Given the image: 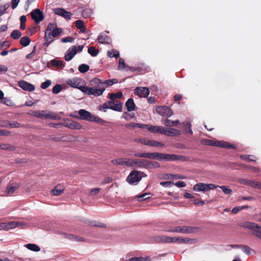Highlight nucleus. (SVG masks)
Instances as JSON below:
<instances>
[{
	"label": "nucleus",
	"instance_id": "9d476101",
	"mask_svg": "<svg viewBox=\"0 0 261 261\" xmlns=\"http://www.w3.org/2000/svg\"><path fill=\"white\" fill-rule=\"evenodd\" d=\"M82 82L83 80L78 77L69 79L66 82L69 86L74 88H77L83 92V88H85L86 86L81 85Z\"/></svg>",
	"mask_w": 261,
	"mask_h": 261
},
{
	"label": "nucleus",
	"instance_id": "9b49d317",
	"mask_svg": "<svg viewBox=\"0 0 261 261\" xmlns=\"http://www.w3.org/2000/svg\"><path fill=\"white\" fill-rule=\"evenodd\" d=\"M134 156L137 158H144L149 159H158L160 160L161 153L158 152H137L134 154Z\"/></svg>",
	"mask_w": 261,
	"mask_h": 261
},
{
	"label": "nucleus",
	"instance_id": "aec40b11",
	"mask_svg": "<svg viewBox=\"0 0 261 261\" xmlns=\"http://www.w3.org/2000/svg\"><path fill=\"white\" fill-rule=\"evenodd\" d=\"M21 223L19 222L16 221H11L9 223H3L1 224V226L3 228H5L7 230L14 228L19 225H20Z\"/></svg>",
	"mask_w": 261,
	"mask_h": 261
},
{
	"label": "nucleus",
	"instance_id": "ddd939ff",
	"mask_svg": "<svg viewBox=\"0 0 261 261\" xmlns=\"http://www.w3.org/2000/svg\"><path fill=\"white\" fill-rule=\"evenodd\" d=\"M156 111L158 113L163 117H169L173 114L171 110L166 106H159L156 108Z\"/></svg>",
	"mask_w": 261,
	"mask_h": 261
},
{
	"label": "nucleus",
	"instance_id": "c85d7f7f",
	"mask_svg": "<svg viewBox=\"0 0 261 261\" xmlns=\"http://www.w3.org/2000/svg\"><path fill=\"white\" fill-rule=\"evenodd\" d=\"M50 64L52 66L57 67V68L62 69L65 67V63L62 61L53 59L50 61Z\"/></svg>",
	"mask_w": 261,
	"mask_h": 261
},
{
	"label": "nucleus",
	"instance_id": "5fc2aeb1",
	"mask_svg": "<svg viewBox=\"0 0 261 261\" xmlns=\"http://www.w3.org/2000/svg\"><path fill=\"white\" fill-rule=\"evenodd\" d=\"M62 90V87L59 84L56 85L52 89V92L54 94H58Z\"/></svg>",
	"mask_w": 261,
	"mask_h": 261
},
{
	"label": "nucleus",
	"instance_id": "8fccbe9b",
	"mask_svg": "<svg viewBox=\"0 0 261 261\" xmlns=\"http://www.w3.org/2000/svg\"><path fill=\"white\" fill-rule=\"evenodd\" d=\"M90 224L93 226H96L98 227L101 228H106L107 227L106 225L100 222H97L95 221H92L89 222Z\"/></svg>",
	"mask_w": 261,
	"mask_h": 261
},
{
	"label": "nucleus",
	"instance_id": "2f4dec72",
	"mask_svg": "<svg viewBox=\"0 0 261 261\" xmlns=\"http://www.w3.org/2000/svg\"><path fill=\"white\" fill-rule=\"evenodd\" d=\"M90 85L92 86L93 87H95V88H101V85H102V82H101L100 79L95 77L91 80Z\"/></svg>",
	"mask_w": 261,
	"mask_h": 261
},
{
	"label": "nucleus",
	"instance_id": "c756f323",
	"mask_svg": "<svg viewBox=\"0 0 261 261\" xmlns=\"http://www.w3.org/2000/svg\"><path fill=\"white\" fill-rule=\"evenodd\" d=\"M162 123L167 126H176L179 123V121L178 120L172 121L171 120L166 119L162 120Z\"/></svg>",
	"mask_w": 261,
	"mask_h": 261
},
{
	"label": "nucleus",
	"instance_id": "bf43d9fd",
	"mask_svg": "<svg viewBox=\"0 0 261 261\" xmlns=\"http://www.w3.org/2000/svg\"><path fill=\"white\" fill-rule=\"evenodd\" d=\"M218 187H219L221 189H222L223 192L225 194H230L232 193V190L227 186H218Z\"/></svg>",
	"mask_w": 261,
	"mask_h": 261
},
{
	"label": "nucleus",
	"instance_id": "dca6fc26",
	"mask_svg": "<svg viewBox=\"0 0 261 261\" xmlns=\"http://www.w3.org/2000/svg\"><path fill=\"white\" fill-rule=\"evenodd\" d=\"M18 85L24 91L32 92L35 89L34 85L22 80L18 82Z\"/></svg>",
	"mask_w": 261,
	"mask_h": 261
},
{
	"label": "nucleus",
	"instance_id": "7c9ffc66",
	"mask_svg": "<svg viewBox=\"0 0 261 261\" xmlns=\"http://www.w3.org/2000/svg\"><path fill=\"white\" fill-rule=\"evenodd\" d=\"M177 130L174 128H166L163 127V130L161 132V134H164L167 136H174L175 135V132Z\"/></svg>",
	"mask_w": 261,
	"mask_h": 261
},
{
	"label": "nucleus",
	"instance_id": "a18cd8bd",
	"mask_svg": "<svg viewBox=\"0 0 261 261\" xmlns=\"http://www.w3.org/2000/svg\"><path fill=\"white\" fill-rule=\"evenodd\" d=\"M122 106H123V104L122 102H120L119 103H115L114 102V104L113 106V107H111V109L113 110L114 111H115L121 112L122 110Z\"/></svg>",
	"mask_w": 261,
	"mask_h": 261
},
{
	"label": "nucleus",
	"instance_id": "603ef678",
	"mask_svg": "<svg viewBox=\"0 0 261 261\" xmlns=\"http://www.w3.org/2000/svg\"><path fill=\"white\" fill-rule=\"evenodd\" d=\"M240 247L242 250L248 255H249L251 254L250 248L249 246L244 245H240Z\"/></svg>",
	"mask_w": 261,
	"mask_h": 261
},
{
	"label": "nucleus",
	"instance_id": "6e6d98bb",
	"mask_svg": "<svg viewBox=\"0 0 261 261\" xmlns=\"http://www.w3.org/2000/svg\"><path fill=\"white\" fill-rule=\"evenodd\" d=\"M254 156L250 155H241L240 159L243 160H248L250 162H254L255 160L253 159Z\"/></svg>",
	"mask_w": 261,
	"mask_h": 261
},
{
	"label": "nucleus",
	"instance_id": "412c9836",
	"mask_svg": "<svg viewBox=\"0 0 261 261\" xmlns=\"http://www.w3.org/2000/svg\"><path fill=\"white\" fill-rule=\"evenodd\" d=\"M64 125L71 129H79L82 128V125L80 123L71 120H69L65 122Z\"/></svg>",
	"mask_w": 261,
	"mask_h": 261
},
{
	"label": "nucleus",
	"instance_id": "a878e982",
	"mask_svg": "<svg viewBox=\"0 0 261 261\" xmlns=\"http://www.w3.org/2000/svg\"><path fill=\"white\" fill-rule=\"evenodd\" d=\"M125 106L128 112H131L135 110L136 105L134 103L133 99L132 98H129L125 103Z\"/></svg>",
	"mask_w": 261,
	"mask_h": 261
},
{
	"label": "nucleus",
	"instance_id": "a19ab883",
	"mask_svg": "<svg viewBox=\"0 0 261 261\" xmlns=\"http://www.w3.org/2000/svg\"><path fill=\"white\" fill-rule=\"evenodd\" d=\"M107 55L110 58L114 57L115 58H118L120 56L119 51L115 49H113L111 51H108Z\"/></svg>",
	"mask_w": 261,
	"mask_h": 261
},
{
	"label": "nucleus",
	"instance_id": "b1692460",
	"mask_svg": "<svg viewBox=\"0 0 261 261\" xmlns=\"http://www.w3.org/2000/svg\"><path fill=\"white\" fill-rule=\"evenodd\" d=\"M64 236L66 238L70 240L75 241V242H85V239L84 238L79 236L71 234H68V233H65L64 234Z\"/></svg>",
	"mask_w": 261,
	"mask_h": 261
},
{
	"label": "nucleus",
	"instance_id": "6e6552de",
	"mask_svg": "<svg viewBox=\"0 0 261 261\" xmlns=\"http://www.w3.org/2000/svg\"><path fill=\"white\" fill-rule=\"evenodd\" d=\"M83 93L88 95H94L95 96H98L101 95L105 90V88H97L94 87H88L86 86L85 88H83Z\"/></svg>",
	"mask_w": 261,
	"mask_h": 261
},
{
	"label": "nucleus",
	"instance_id": "37998d69",
	"mask_svg": "<svg viewBox=\"0 0 261 261\" xmlns=\"http://www.w3.org/2000/svg\"><path fill=\"white\" fill-rule=\"evenodd\" d=\"M147 169L158 168L160 167V164L155 161H148Z\"/></svg>",
	"mask_w": 261,
	"mask_h": 261
},
{
	"label": "nucleus",
	"instance_id": "3c124183",
	"mask_svg": "<svg viewBox=\"0 0 261 261\" xmlns=\"http://www.w3.org/2000/svg\"><path fill=\"white\" fill-rule=\"evenodd\" d=\"M118 80L116 79H113L111 80H106L102 82V85L105 84L107 86H110L113 85L114 84L117 83Z\"/></svg>",
	"mask_w": 261,
	"mask_h": 261
},
{
	"label": "nucleus",
	"instance_id": "f257e3e1",
	"mask_svg": "<svg viewBox=\"0 0 261 261\" xmlns=\"http://www.w3.org/2000/svg\"><path fill=\"white\" fill-rule=\"evenodd\" d=\"M29 114L41 119H50L53 120H59L60 119V117L58 114L47 110L33 111Z\"/></svg>",
	"mask_w": 261,
	"mask_h": 261
},
{
	"label": "nucleus",
	"instance_id": "79ce46f5",
	"mask_svg": "<svg viewBox=\"0 0 261 261\" xmlns=\"http://www.w3.org/2000/svg\"><path fill=\"white\" fill-rule=\"evenodd\" d=\"M88 53L92 57H96L99 53V50L93 46H90L88 49Z\"/></svg>",
	"mask_w": 261,
	"mask_h": 261
},
{
	"label": "nucleus",
	"instance_id": "ea45409f",
	"mask_svg": "<svg viewBox=\"0 0 261 261\" xmlns=\"http://www.w3.org/2000/svg\"><path fill=\"white\" fill-rule=\"evenodd\" d=\"M25 247L29 250L35 251V252H38L40 250V247L34 244H28L25 245Z\"/></svg>",
	"mask_w": 261,
	"mask_h": 261
},
{
	"label": "nucleus",
	"instance_id": "bb28decb",
	"mask_svg": "<svg viewBox=\"0 0 261 261\" xmlns=\"http://www.w3.org/2000/svg\"><path fill=\"white\" fill-rule=\"evenodd\" d=\"M147 129L151 133L161 134L163 130V126L148 125Z\"/></svg>",
	"mask_w": 261,
	"mask_h": 261
},
{
	"label": "nucleus",
	"instance_id": "0eeeda50",
	"mask_svg": "<svg viewBox=\"0 0 261 261\" xmlns=\"http://www.w3.org/2000/svg\"><path fill=\"white\" fill-rule=\"evenodd\" d=\"M218 185L213 184H206L202 182L198 183L193 187V190L197 192H206L210 190H214L218 188Z\"/></svg>",
	"mask_w": 261,
	"mask_h": 261
},
{
	"label": "nucleus",
	"instance_id": "39448f33",
	"mask_svg": "<svg viewBox=\"0 0 261 261\" xmlns=\"http://www.w3.org/2000/svg\"><path fill=\"white\" fill-rule=\"evenodd\" d=\"M160 160H164L166 161H182L186 162L189 161L190 158L188 156L181 155L161 153Z\"/></svg>",
	"mask_w": 261,
	"mask_h": 261
},
{
	"label": "nucleus",
	"instance_id": "2eb2a0df",
	"mask_svg": "<svg viewBox=\"0 0 261 261\" xmlns=\"http://www.w3.org/2000/svg\"><path fill=\"white\" fill-rule=\"evenodd\" d=\"M32 18L36 23H39L44 19L42 12L39 9H36L33 10L31 13Z\"/></svg>",
	"mask_w": 261,
	"mask_h": 261
},
{
	"label": "nucleus",
	"instance_id": "69168bd1",
	"mask_svg": "<svg viewBox=\"0 0 261 261\" xmlns=\"http://www.w3.org/2000/svg\"><path fill=\"white\" fill-rule=\"evenodd\" d=\"M164 144L155 140H151V146L152 147H163Z\"/></svg>",
	"mask_w": 261,
	"mask_h": 261
},
{
	"label": "nucleus",
	"instance_id": "774afa93",
	"mask_svg": "<svg viewBox=\"0 0 261 261\" xmlns=\"http://www.w3.org/2000/svg\"><path fill=\"white\" fill-rule=\"evenodd\" d=\"M134 159L125 158V166L127 167H133Z\"/></svg>",
	"mask_w": 261,
	"mask_h": 261
},
{
	"label": "nucleus",
	"instance_id": "680f3d73",
	"mask_svg": "<svg viewBox=\"0 0 261 261\" xmlns=\"http://www.w3.org/2000/svg\"><path fill=\"white\" fill-rule=\"evenodd\" d=\"M20 126V124L17 122V121H13L12 122H10L8 121V127H11V128H17Z\"/></svg>",
	"mask_w": 261,
	"mask_h": 261
},
{
	"label": "nucleus",
	"instance_id": "a211bd4d",
	"mask_svg": "<svg viewBox=\"0 0 261 261\" xmlns=\"http://www.w3.org/2000/svg\"><path fill=\"white\" fill-rule=\"evenodd\" d=\"M77 53V49L75 46H72L67 51L65 55V60L67 61H70Z\"/></svg>",
	"mask_w": 261,
	"mask_h": 261
},
{
	"label": "nucleus",
	"instance_id": "4c0bfd02",
	"mask_svg": "<svg viewBox=\"0 0 261 261\" xmlns=\"http://www.w3.org/2000/svg\"><path fill=\"white\" fill-rule=\"evenodd\" d=\"M30 39L28 36L22 37L19 41L20 44L24 47L28 46L30 43Z\"/></svg>",
	"mask_w": 261,
	"mask_h": 261
},
{
	"label": "nucleus",
	"instance_id": "e2e57ef3",
	"mask_svg": "<svg viewBox=\"0 0 261 261\" xmlns=\"http://www.w3.org/2000/svg\"><path fill=\"white\" fill-rule=\"evenodd\" d=\"M51 84L50 80H46L45 82H43L41 85V88L43 89H45L49 87Z\"/></svg>",
	"mask_w": 261,
	"mask_h": 261
},
{
	"label": "nucleus",
	"instance_id": "4468645a",
	"mask_svg": "<svg viewBox=\"0 0 261 261\" xmlns=\"http://www.w3.org/2000/svg\"><path fill=\"white\" fill-rule=\"evenodd\" d=\"M195 243V240L191 239L188 238H182V237H170V243Z\"/></svg>",
	"mask_w": 261,
	"mask_h": 261
},
{
	"label": "nucleus",
	"instance_id": "f3484780",
	"mask_svg": "<svg viewBox=\"0 0 261 261\" xmlns=\"http://www.w3.org/2000/svg\"><path fill=\"white\" fill-rule=\"evenodd\" d=\"M54 13L56 15L61 16L67 19H70L72 15V14L70 12H68L66 11L65 9L60 8L54 9Z\"/></svg>",
	"mask_w": 261,
	"mask_h": 261
},
{
	"label": "nucleus",
	"instance_id": "423d86ee",
	"mask_svg": "<svg viewBox=\"0 0 261 261\" xmlns=\"http://www.w3.org/2000/svg\"><path fill=\"white\" fill-rule=\"evenodd\" d=\"M143 174L144 173L141 171L133 170L127 177L126 181L130 185H136L141 180Z\"/></svg>",
	"mask_w": 261,
	"mask_h": 261
},
{
	"label": "nucleus",
	"instance_id": "4be33fe9",
	"mask_svg": "<svg viewBox=\"0 0 261 261\" xmlns=\"http://www.w3.org/2000/svg\"><path fill=\"white\" fill-rule=\"evenodd\" d=\"M154 240L158 243H170V237L166 236H154Z\"/></svg>",
	"mask_w": 261,
	"mask_h": 261
},
{
	"label": "nucleus",
	"instance_id": "0e129e2a",
	"mask_svg": "<svg viewBox=\"0 0 261 261\" xmlns=\"http://www.w3.org/2000/svg\"><path fill=\"white\" fill-rule=\"evenodd\" d=\"M160 185L165 187H171L174 185V182L172 181H162L160 182Z\"/></svg>",
	"mask_w": 261,
	"mask_h": 261
},
{
	"label": "nucleus",
	"instance_id": "20e7f679",
	"mask_svg": "<svg viewBox=\"0 0 261 261\" xmlns=\"http://www.w3.org/2000/svg\"><path fill=\"white\" fill-rule=\"evenodd\" d=\"M78 113L80 115V117L78 118L82 120L98 123H101L103 121L101 118L92 115L91 113L84 109L80 110Z\"/></svg>",
	"mask_w": 261,
	"mask_h": 261
},
{
	"label": "nucleus",
	"instance_id": "338daca9",
	"mask_svg": "<svg viewBox=\"0 0 261 261\" xmlns=\"http://www.w3.org/2000/svg\"><path fill=\"white\" fill-rule=\"evenodd\" d=\"M111 107H108L107 101V102L103 103L102 105H100L99 106L98 110L99 111H103L104 112H106V109H111Z\"/></svg>",
	"mask_w": 261,
	"mask_h": 261
},
{
	"label": "nucleus",
	"instance_id": "6ab92c4d",
	"mask_svg": "<svg viewBox=\"0 0 261 261\" xmlns=\"http://www.w3.org/2000/svg\"><path fill=\"white\" fill-rule=\"evenodd\" d=\"M135 91L136 94L142 97H147L149 94V90L146 87H137Z\"/></svg>",
	"mask_w": 261,
	"mask_h": 261
},
{
	"label": "nucleus",
	"instance_id": "09e8293b",
	"mask_svg": "<svg viewBox=\"0 0 261 261\" xmlns=\"http://www.w3.org/2000/svg\"><path fill=\"white\" fill-rule=\"evenodd\" d=\"M129 260V261H150L151 259L149 256L146 257H134L130 258Z\"/></svg>",
	"mask_w": 261,
	"mask_h": 261
},
{
	"label": "nucleus",
	"instance_id": "052dcab7",
	"mask_svg": "<svg viewBox=\"0 0 261 261\" xmlns=\"http://www.w3.org/2000/svg\"><path fill=\"white\" fill-rule=\"evenodd\" d=\"M57 28L56 23H49L47 27L45 32H49L53 31V29Z\"/></svg>",
	"mask_w": 261,
	"mask_h": 261
},
{
	"label": "nucleus",
	"instance_id": "cd10ccee",
	"mask_svg": "<svg viewBox=\"0 0 261 261\" xmlns=\"http://www.w3.org/2000/svg\"><path fill=\"white\" fill-rule=\"evenodd\" d=\"M98 41L101 44H109L110 41V37L106 35H99L97 37Z\"/></svg>",
	"mask_w": 261,
	"mask_h": 261
},
{
	"label": "nucleus",
	"instance_id": "c03bdc74",
	"mask_svg": "<svg viewBox=\"0 0 261 261\" xmlns=\"http://www.w3.org/2000/svg\"><path fill=\"white\" fill-rule=\"evenodd\" d=\"M21 36V33L17 30H13L10 34V37L14 39H18Z\"/></svg>",
	"mask_w": 261,
	"mask_h": 261
},
{
	"label": "nucleus",
	"instance_id": "c9c22d12",
	"mask_svg": "<svg viewBox=\"0 0 261 261\" xmlns=\"http://www.w3.org/2000/svg\"><path fill=\"white\" fill-rule=\"evenodd\" d=\"M63 191L64 189L60 185H58L51 190V193L54 195L58 196L61 194Z\"/></svg>",
	"mask_w": 261,
	"mask_h": 261
},
{
	"label": "nucleus",
	"instance_id": "473e14b6",
	"mask_svg": "<svg viewBox=\"0 0 261 261\" xmlns=\"http://www.w3.org/2000/svg\"><path fill=\"white\" fill-rule=\"evenodd\" d=\"M0 149L5 150L15 151L16 147L9 144L1 143L0 145Z\"/></svg>",
	"mask_w": 261,
	"mask_h": 261
},
{
	"label": "nucleus",
	"instance_id": "7ed1b4c3",
	"mask_svg": "<svg viewBox=\"0 0 261 261\" xmlns=\"http://www.w3.org/2000/svg\"><path fill=\"white\" fill-rule=\"evenodd\" d=\"M240 226L252 230L253 231L252 234L261 239V226L258 224L254 222L245 221L242 222Z\"/></svg>",
	"mask_w": 261,
	"mask_h": 261
},
{
	"label": "nucleus",
	"instance_id": "4d7b16f0",
	"mask_svg": "<svg viewBox=\"0 0 261 261\" xmlns=\"http://www.w3.org/2000/svg\"><path fill=\"white\" fill-rule=\"evenodd\" d=\"M148 160H140L139 163V167L140 168H147V166H148Z\"/></svg>",
	"mask_w": 261,
	"mask_h": 261
},
{
	"label": "nucleus",
	"instance_id": "393cba45",
	"mask_svg": "<svg viewBox=\"0 0 261 261\" xmlns=\"http://www.w3.org/2000/svg\"><path fill=\"white\" fill-rule=\"evenodd\" d=\"M217 147H221L225 148H230V149H235L236 146L233 144H231L227 142L218 141L217 142Z\"/></svg>",
	"mask_w": 261,
	"mask_h": 261
},
{
	"label": "nucleus",
	"instance_id": "5701e85b",
	"mask_svg": "<svg viewBox=\"0 0 261 261\" xmlns=\"http://www.w3.org/2000/svg\"><path fill=\"white\" fill-rule=\"evenodd\" d=\"M19 184L17 183L9 184L7 186L5 193L7 194H12L19 187Z\"/></svg>",
	"mask_w": 261,
	"mask_h": 261
},
{
	"label": "nucleus",
	"instance_id": "1a4fd4ad",
	"mask_svg": "<svg viewBox=\"0 0 261 261\" xmlns=\"http://www.w3.org/2000/svg\"><path fill=\"white\" fill-rule=\"evenodd\" d=\"M200 230V228L197 227L191 226H176L174 227V232H180L182 233H190L196 232Z\"/></svg>",
	"mask_w": 261,
	"mask_h": 261
},
{
	"label": "nucleus",
	"instance_id": "f704fd0d",
	"mask_svg": "<svg viewBox=\"0 0 261 261\" xmlns=\"http://www.w3.org/2000/svg\"><path fill=\"white\" fill-rule=\"evenodd\" d=\"M184 125V131L186 134H189L190 135L193 134V131L191 129V124L188 122H184L183 123Z\"/></svg>",
	"mask_w": 261,
	"mask_h": 261
},
{
	"label": "nucleus",
	"instance_id": "e433bc0d",
	"mask_svg": "<svg viewBox=\"0 0 261 261\" xmlns=\"http://www.w3.org/2000/svg\"><path fill=\"white\" fill-rule=\"evenodd\" d=\"M125 158H118L112 160L111 163L115 165L125 166Z\"/></svg>",
	"mask_w": 261,
	"mask_h": 261
},
{
	"label": "nucleus",
	"instance_id": "72a5a7b5",
	"mask_svg": "<svg viewBox=\"0 0 261 261\" xmlns=\"http://www.w3.org/2000/svg\"><path fill=\"white\" fill-rule=\"evenodd\" d=\"M218 141L214 140H210V139H203L201 140V143L203 145H209L212 146H217V142Z\"/></svg>",
	"mask_w": 261,
	"mask_h": 261
},
{
	"label": "nucleus",
	"instance_id": "864d4df0",
	"mask_svg": "<svg viewBox=\"0 0 261 261\" xmlns=\"http://www.w3.org/2000/svg\"><path fill=\"white\" fill-rule=\"evenodd\" d=\"M92 14V11L90 9H86L84 10H83L82 12V16L85 18H88Z\"/></svg>",
	"mask_w": 261,
	"mask_h": 261
},
{
	"label": "nucleus",
	"instance_id": "49530a36",
	"mask_svg": "<svg viewBox=\"0 0 261 261\" xmlns=\"http://www.w3.org/2000/svg\"><path fill=\"white\" fill-rule=\"evenodd\" d=\"M128 66V65H126L125 64L124 60L123 59L120 58L119 60V64L118 66V69L119 70H123L124 69L126 70V67Z\"/></svg>",
	"mask_w": 261,
	"mask_h": 261
},
{
	"label": "nucleus",
	"instance_id": "de8ad7c7",
	"mask_svg": "<svg viewBox=\"0 0 261 261\" xmlns=\"http://www.w3.org/2000/svg\"><path fill=\"white\" fill-rule=\"evenodd\" d=\"M79 70L81 73H86L89 70V66L88 65L82 64L78 68Z\"/></svg>",
	"mask_w": 261,
	"mask_h": 261
},
{
	"label": "nucleus",
	"instance_id": "58836bf2",
	"mask_svg": "<svg viewBox=\"0 0 261 261\" xmlns=\"http://www.w3.org/2000/svg\"><path fill=\"white\" fill-rule=\"evenodd\" d=\"M122 96L123 94L121 92H118L117 93H111L109 95V98L112 100H114L116 98L120 99Z\"/></svg>",
	"mask_w": 261,
	"mask_h": 261
},
{
	"label": "nucleus",
	"instance_id": "f8f14e48",
	"mask_svg": "<svg viewBox=\"0 0 261 261\" xmlns=\"http://www.w3.org/2000/svg\"><path fill=\"white\" fill-rule=\"evenodd\" d=\"M239 183L250 186L252 188L261 189V183L253 180H249L245 178H241L238 180Z\"/></svg>",
	"mask_w": 261,
	"mask_h": 261
},
{
	"label": "nucleus",
	"instance_id": "f03ea898",
	"mask_svg": "<svg viewBox=\"0 0 261 261\" xmlns=\"http://www.w3.org/2000/svg\"><path fill=\"white\" fill-rule=\"evenodd\" d=\"M62 32V29L58 28L56 29H53L51 32H45L44 37L45 42L43 43V46L46 47H48L49 45L54 41L53 38L59 36Z\"/></svg>",
	"mask_w": 261,
	"mask_h": 261
},
{
	"label": "nucleus",
	"instance_id": "13d9d810",
	"mask_svg": "<svg viewBox=\"0 0 261 261\" xmlns=\"http://www.w3.org/2000/svg\"><path fill=\"white\" fill-rule=\"evenodd\" d=\"M9 7L10 5L9 3H7L4 6H0V16L4 14Z\"/></svg>",
	"mask_w": 261,
	"mask_h": 261
}]
</instances>
